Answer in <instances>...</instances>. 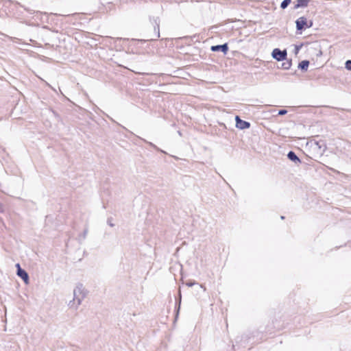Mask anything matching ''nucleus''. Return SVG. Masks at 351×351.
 I'll return each instance as SVG.
<instances>
[{"mask_svg":"<svg viewBox=\"0 0 351 351\" xmlns=\"http://www.w3.org/2000/svg\"><path fill=\"white\" fill-rule=\"evenodd\" d=\"M149 21L153 25L154 32L153 38H151L149 40H156L160 38V19L158 17H152L149 19Z\"/></svg>","mask_w":351,"mask_h":351,"instance_id":"nucleus-3","label":"nucleus"},{"mask_svg":"<svg viewBox=\"0 0 351 351\" xmlns=\"http://www.w3.org/2000/svg\"><path fill=\"white\" fill-rule=\"evenodd\" d=\"M195 284V281H189L186 283V286L188 287H192Z\"/></svg>","mask_w":351,"mask_h":351,"instance_id":"nucleus-18","label":"nucleus"},{"mask_svg":"<svg viewBox=\"0 0 351 351\" xmlns=\"http://www.w3.org/2000/svg\"><path fill=\"white\" fill-rule=\"evenodd\" d=\"M282 219H285V217L284 216H281L280 217Z\"/></svg>","mask_w":351,"mask_h":351,"instance_id":"nucleus-23","label":"nucleus"},{"mask_svg":"<svg viewBox=\"0 0 351 351\" xmlns=\"http://www.w3.org/2000/svg\"><path fill=\"white\" fill-rule=\"evenodd\" d=\"M88 234V228H85L82 234L80 236L82 239H85Z\"/></svg>","mask_w":351,"mask_h":351,"instance_id":"nucleus-15","label":"nucleus"},{"mask_svg":"<svg viewBox=\"0 0 351 351\" xmlns=\"http://www.w3.org/2000/svg\"><path fill=\"white\" fill-rule=\"evenodd\" d=\"M299 47H296V53L298 52V51L299 50Z\"/></svg>","mask_w":351,"mask_h":351,"instance_id":"nucleus-22","label":"nucleus"},{"mask_svg":"<svg viewBox=\"0 0 351 351\" xmlns=\"http://www.w3.org/2000/svg\"><path fill=\"white\" fill-rule=\"evenodd\" d=\"M34 17L36 20H39L41 23H49V19H54L56 17V14L52 13L49 14L41 12H36Z\"/></svg>","mask_w":351,"mask_h":351,"instance_id":"nucleus-2","label":"nucleus"},{"mask_svg":"<svg viewBox=\"0 0 351 351\" xmlns=\"http://www.w3.org/2000/svg\"><path fill=\"white\" fill-rule=\"evenodd\" d=\"M287 55V53L286 50L282 51L278 48L274 49L271 53L272 57L278 61L286 60Z\"/></svg>","mask_w":351,"mask_h":351,"instance_id":"nucleus-4","label":"nucleus"},{"mask_svg":"<svg viewBox=\"0 0 351 351\" xmlns=\"http://www.w3.org/2000/svg\"><path fill=\"white\" fill-rule=\"evenodd\" d=\"M16 266L17 267V275L21 278L26 284H27L29 280L28 274L24 269H21L19 263H17Z\"/></svg>","mask_w":351,"mask_h":351,"instance_id":"nucleus-6","label":"nucleus"},{"mask_svg":"<svg viewBox=\"0 0 351 351\" xmlns=\"http://www.w3.org/2000/svg\"><path fill=\"white\" fill-rule=\"evenodd\" d=\"M292 62L291 60H286V62H284L282 64V67L284 69H289L291 66Z\"/></svg>","mask_w":351,"mask_h":351,"instance_id":"nucleus-12","label":"nucleus"},{"mask_svg":"<svg viewBox=\"0 0 351 351\" xmlns=\"http://www.w3.org/2000/svg\"><path fill=\"white\" fill-rule=\"evenodd\" d=\"M287 113V110H280L278 111L279 115H284V114H286Z\"/></svg>","mask_w":351,"mask_h":351,"instance_id":"nucleus-17","label":"nucleus"},{"mask_svg":"<svg viewBox=\"0 0 351 351\" xmlns=\"http://www.w3.org/2000/svg\"><path fill=\"white\" fill-rule=\"evenodd\" d=\"M3 206H2V204L0 203V213H2L3 212Z\"/></svg>","mask_w":351,"mask_h":351,"instance_id":"nucleus-21","label":"nucleus"},{"mask_svg":"<svg viewBox=\"0 0 351 351\" xmlns=\"http://www.w3.org/2000/svg\"><path fill=\"white\" fill-rule=\"evenodd\" d=\"M309 65V61L308 60H302L299 63L298 68L302 71H307Z\"/></svg>","mask_w":351,"mask_h":351,"instance_id":"nucleus-11","label":"nucleus"},{"mask_svg":"<svg viewBox=\"0 0 351 351\" xmlns=\"http://www.w3.org/2000/svg\"><path fill=\"white\" fill-rule=\"evenodd\" d=\"M212 51H221L224 54H226L228 51V46L227 43L223 45H213L210 48Z\"/></svg>","mask_w":351,"mask_h":351,"instance_id":"nucleus-7","label":"nucleus"},{"mask_svg":"<svg viewBox=\"0 0 351 351\" xmlns=\"http://www.w3.org/2000/svg\"><path fill=\"white\" fill-rule=\"evenodd\" d=\"M236 127L241 130L247 129L250 127V123L247 121L241 120L239 116H236Z\"/></svg>","mask_w":351,"mask_h":351,"instance_id":"nucleus-5","label":"nucleus"},{"mask_svg":"<svg viewBox=\"0 0 351 351\" xmlns=\"http://www.w3.org/2000/svg\"><path fill=\"white\" fill-rule=\"evenodd\" d=\"M306 23H307V21H306V19L305 17H304V16L300 17L295 21L297 30L301 31L305 28V26L307 27ZM308 27L309 26H308Z\"/></svg>","mask_w":351,"mask_h":351,"instance_id":"nucleus-8","label":"nucleus"},{"mask_svg":"<svg viewBox=\"0 0 351 351\" xmlns=\"http://www.w3.org/2000/svg\"><path fill=\"white\" fill-rule=\"evenodd\" d=\"M310 0H297L296 4L294 5V9L299 8H305L308 5Z\"/></svg>","mask_w":351,"mask_h":351,"instance_id":"nucleus-10","label":"nucleus"},{"mask_svg":"<svg viewBox=\"0 0 351 351\" xmlns=\"http://www.w3.org/2000/svg\"><path fill=\"white\" fill-rule=\"evenodd\" d=\"M86 295L87 291L83 285L78 284L73 290V299L69 303V307L77 309L86 297Z\"/></svg>","mask_w":351,"mask_h":351,"instance_id":"nucleus-1","label":"nucleus"},{"mask_svg":"<svg viewBox=\"0 0 351 351\" xmlns=\"http://www.w3.org/2000/svg\"><path fill=\"white\" fill-rule=\"evenodd\" d=\"M57 18H58V15L56 14V17L54 19H49V23L51 24V23H54L57 24V21H56L58 20Z\"/></svg>","mask_w":351,"mask_h":351,"instance_id":"nucleus-19","label":"nucleus"},{"mask_svg":"<svg viewBox=\"0 0 351 351\" xmlns=\"http://www.w3.org/2000/svg\"><path fill=\"white\" fill-rule=\"evenodd\" d=\"M287 157H288V158L290 160H291V161H293V162H294L295 163H300L301 162L300 159L297 156V155L293 151H290L288 153Z\"/></svg>","mask_w":351,"mask_h":351,"instance_id":"nucleus-9","label":"nucleus"},{"mask_svg":"<svg viewBox=\"0 0 351 351\" xmlns=\"http://www.w3.org/2000/svg\"><path fill=\"white\" fill-rule=\"evenodd\" d=\"M149 144L152 147H154L155 149H158L156 147V146L155 145H154L153 143H149Z\"/></svg>","mask_w":351,"mask_h":351,"instance_id":"nucleus-20","label":"nucleus"},{"mask_svg":"<svg viewBox=\"0 0 351 351\" xmlns=\"http://www.w3.org/2000/svg\"><path fill=\"white\" fill-rule=\"evenodd\" d=\"M291 0H283L280 4L282 9H285L291 3Z\"/></svg>","mask_w":351,"mask_h":351,"instance_id":"nucleus-13","label":"nucleus"},{"mask_svg":"<svg viewBox=\"0 0 351 351\" xmlns=\"http://www.w3.org/2000/svg\"><path fill=\"white\" fill-rule=\"evenodd\" d=\"M107 223H108V224L110 227H114V224L112 222V218H108V221H107Z\"/></svg>","mask_w":351,"mask_h":351,"instance_id":"nucleus-16","label":"nucleus"},{"mask_svg":"<svg viewBox=\"0 0 351 351\" xmlns=\"http://www.w3.org/2000/svg\"><path fill=\"white\" fill-rule=\"evenodd\" d=\"M346 68L348 69V70H350L351 71V60H348L346 62Z\"/></svg>","mask_w":351,"mask_h":351,"instance_id":"nucleus-14","label":"nucleus"},{"mask_svg":"<svg viewBox=\"0 0 351 351\" xmlns=\"http://www.w3.org/2000/svg\"><path fill=\"white\" fill-rule=\"evenodd\" d=\"M43 28L48 29L47 26H43Z\"/></svg>","mask_w":351,"mask_h":351,"instance_id":"nucleus-24","label":"nucleus"}]
</instances>
